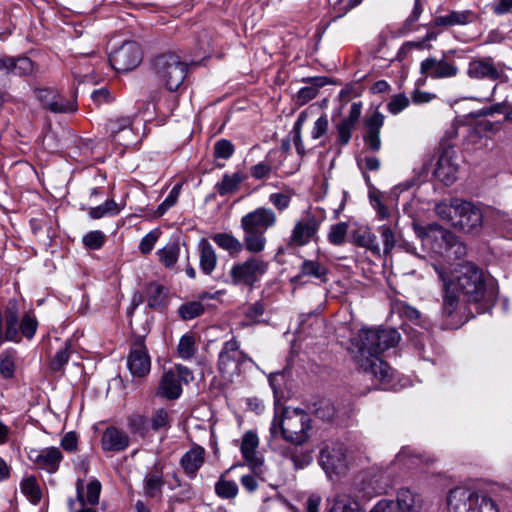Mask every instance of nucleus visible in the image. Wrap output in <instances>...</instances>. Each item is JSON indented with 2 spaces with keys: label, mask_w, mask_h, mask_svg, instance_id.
Segmentation results:
<instances>
[{
  "label": "nucleus",
  "mask_w": 512,
  "mask_h": 512,
  "mask_svg": "<svg viewBox=\"0 0 512 512\" xmlns=\"http://www.w3.org/2000/svg\"><path fill=\"white\" fill-rule=\"evenodd\" d=\"M434 270L441 283V314L452 316L458 309L460 297L467 303L478 306V312L491 309L498 296L493 280L488 279L484 271L471 262L459 264L453 270L434 265Z\"/></svg>",
  "instance_id": "1"
},
{
  "label": "nucleus",
  "mask_w": 512,
  "mask_h": 512,
  "mask_svg": "<svg viewBox=\"0 0 512 512\" xmlns=\"http://www.w3.org/2000/svg\"><path fill=\"white\" fill-rule=\"evenodd\" d=\"M401 340L400 333L391 327L363 328L350 340L349 350L358 366L379 381H390L392 368L380 359V355Z\"/></svg>",
  "instance_id": "2"
},
{
  "label": "nucleus",
  "mask_w": 512,
  "mask_h": 512,
  "mask_svg": "<svg viewBox=\"0 0 512 512\" xmlns=\"http://www.w3.org/2000/svg\"><path fill=\"white\" fill-rule=\"evenodd\" d=\"M278 218L271 208L260 206L243 215L240 219V228L243 231V241L246 251L253 254L265 250L266 232L275 227Z\"/></svg>",
  "instance_id": "3"
},
{
  "label": "nucleus",
  "mask_w": 512,
  "mask_h": 512,
  "mask_svg": "<svg viewBox=\"0 0 512 512\" xmlns=\"http://www.w3.org/2000/svg\"><path fill=\"white\" fill-rule=\"evenodd\" d=\"M311 419L308 413L302 409L284 408L275 412L270 425L272 438L281 437L285 441L300 445L309 438Z\"/></svg>",
  "instance_id": "4"
},
{
  "label": "nucleus",
  "mask_w": 512,
  "mask_h": 512,
  "mask_svg": "<svg viewBox=\"0 0 512 512\" xmlns=\"http://www.w3.org/2000/svg\"><path fill=\"white\" fill-rule=\"evenodd\" d=\"M447 503L452 512H499L491 497L469 487L450 490Z\"/></svg>",
  "instance_id": "5"
},
{
  "label": "nucleus",
  "mask_w": 512,
  "mask_h": 512,
  "mask_svg": "<svg viewBox=\"0 0 512 512\" xmlns=\"http://www.w3.org/2000/svg\"><path fill=\"white\" fill-rule=\"evenodd\" d=\"M152 67L158 78L165 84L169 91L179 89L188 71L187 64L173 53H165L157 56L153 60Z\"/></svg>",
  "instance_id": "6"
},
{
  "label": "nucleus",
  "mask_w": 512,
  "mask_h": 512,
  "mask_svg": "<svg viewBox=\"0 0 512 512\" xmlns=\"http://www.w3.org/2000/svg\"><path fill=\"white\" fill-rule=\"evenodd\" d=\"M268 270V262L261 257L252 256L245 261L235 263L230 269L234 285L253 287Z\"/></svg>",
  "instance_id": "7"
},
{
  "label": "nucleus",
  "mask_w": 512,
  "mask_h": 512,
  "mask_svg": "<svg viewBox=\"0 0 512 512\" xmlns=\"http://www.w3.org/2000/svg\"><path fill=\"white\" fill-rule=\"evenodd\" d=\"M246 355L240 351L239 343L235 337L226 341L219 353L218 368L220 373L233 382V377L240 374L241 365L245 362Z\"/></svg>",
  "instance_id": "8"
},
{
  "label": "nucleus",
  "mask_w": 512,
  "mask_h": 512,
  "mask_svg": "<svg viewBox=\"0 0 512 512\" xmlns=\"http://www.w3.org/2000/svg\"><path fill=\"white\" fill-rule=\"evenodd\" d=\"M467 76L470 79L504 81L506 79L505 64L496 62L491 56L473 57L467 67Z\"/></svg>",
  "instance_id": "9"
},
{
  "label": "nucleus",
  "mask_w": 512,
  "mask_h": 512,
  "mask_svg": "<svg viewBox=\"0 0 512 512\" xmlns=\"http://www.w3.org/2000/svg\"><path fill=\"white\" fill-rule=\"evenodd\" d=\"M320 225L321 220L310 214L297 220L287 239V248H300L308 245L311 241L316 242Z\"/></svg>",
  "instance_id": "10"
},
{
  "label": "nucleus",
  "mask_w": 512,
  "mask_h": 512,
  "mask_svg": "<svg viewBox=\"0 0 512 512\" xmlns=\"http://www.w3.org/2000/svg\"><path fill=\"white\" fill-rule=\"evenodd\" d=\"M456 216L453 227L465 233H478L483 224V214L479 207L465 200L456 201Z\"/></svg>",
  "instance_id": "11"
},
{
  "label": "nucleus",
  "mask_w": 512,
  "mask_h": 512,
  "mask_svg": "<svg viewBox=\"0 0 512 512\" xmlns=\"http://www.w3.org/2000/svg\"><path fill=\"white\" fill-rule=\"evenodd\" d=\"M142 57V50L136 42H125L109 55V62L117 72H128L141 63Z\"/></svg>",
  "instance_id": "12"
},
{
  "label": "nucleus",
  "mask_w": 512,
  "mask_h": 512,
  "mask_svg": "<svg viewBox=\"0 0 512 512\" xmlns=\"http://www.w3.org/2000/svg\"><path fill=\"white\" fill-rule=\"evenodd\" d=\"M453 51L445 53L441 59L428 57L420 63V74L426 78L432 79H446L456 77L459 73L457 65L448 59V54Z\"/></svg>",
  "instance_id": "13"
},
{
  "label": "nucleus",
  "mask_w": 512,
  "mask_h": 512,
  "mask_svg": "<svg viewBox=\"0 0 512 512\" xmlns=\"http://www.w3.org/2000/svg\"><path fill=\"white\" fill-rule=\"evenodd\" d=\"M319 463L329 476L343 473L347 469L344 445L341 443L326 445L320 452Z\"/></svg>",
  "instance_id": "14"
},
{
  "label": "nucleus",
  "mask_w": 512,
  "mask_h": 512,
  "mask_svg": "<svg viewBox=\"0 0 512 512\" xmlns=\"http://www.w3.org/2000/svg\"><path fill=\"white\" fill-rule=\"evenodd\" d=\"M329 268L319 259H304L299 266L298 273L290 279L295 285H303L308 282L305 278L313 279L321 284L328 282Z\"/></svg>",
  "instance_id": "15"
},
{
  "label": "nucleus",
  "mask_w": 512,
  "mask_h": 512,
  "mask_svg": "<svg viewBox=\"0 0 512 512\" xmlns=\"http://www.w3.org/2000/svg\"><path fill=\"white\" fill-rule=\"evenodd\" d=\"M127 365L134 377L142 378L149 373L151 361L143 337L138 336L135 338L128 356Z\"/></svg>",
  "instance_id": "16"
},
{
  "label": "nucleus",
  "mask_w": 512,
  "mask_h": 512,
  "mask_svg": "<svg viewBox=\"0 0 512 512\" xmlns=\"http://www.w3.org/2000/svg\"><path fill=\"white\" fill-rule=\"evenodd\" d=\"M28 458L38 469L53 474L59 469L63 454L58 447L51 446L43 449H31Z\"/></svg>",
  "instance_id": "17"
},
{
  "label": "nucleus",
  "mask_w": 512,
  "mask_h": 512,
  "mask_svg": "<svg viewBox=\"0 0 512 512\" xmlns=\"http://www.w3.org/2000/svg\"><path fill=\"white\" fill-rule=\"evenodd\" d=\"M454 154L455 152L451 148L443 149L433 172L435 178L446 186L453 184L457 179L458 164L455 161Z\"/></svg>",
  "instance_id": "18"
},
{
  "label": "nucleus",
  "mask_w": 512,
  "mask_h": 512,
  "mask_svg": "<svg viewBox=\"0 0 512 512\" xmlns=\"http://www.w3.org/2000/svg\"><path fill=\"white\" fill-rule=\"evenodd\" d=\"M384 119V115L378 110L365 117L363 141L367 149L372 152H378L381 149L380 131L384 125Z\"/></svg>",
  "instance_id": "19"
},
{
  "label": "nucleus",
  "mask_w": 512,
  "mask_h": 512,
  "mask_svg": "<svg viewBox=\"0 0 512 512\" xmlns=\"http://www.w3.org/2000/svg\"><path fill=\"white\" fill-rule=\"evenodd\" d=\"M429 227L439 234L440 240L444 245L442 252L446 253L448 257L459 259L466 255V246L458 240L454 233L443 229L438 224H431Z\"/></svg>",
  "instance_id": "20"
},
{
  "label": "nucleus",
  "mask_w": 512,
  "mask_h": 512,
  "mask_svg": "<svg viewBox=\"0 0 512 512\" xmlns=\"http://www.w3.org/2000/svg\"><path fill=\"white\" fill-rule=\"evenodd\" d=\"M397 508L398 512H428L422 496L408 488L398 490Z\"/></svg>",
  "instance_id": "21"
},
{
  "label": "nucleus",
  "mask_w": 512,
  "mask_h": 512,
  "mask_svg": "<svg viewBox=\"0 0 512 512\" xmlns=\"http://www.w3.org/2000/svg\"><path fill=\"white\" fill-rule=\"evenodd\" d=\"M259 438L251 430L245 432L242 436L240 450L244 460L253 469H258L263 464L262 458L257 453Z\"/></svg>",
  "instance_id": "22"
},
{
  "label": "nucleus",
  "mask_w": 512,
  "mask_h": 512,
  "mask_svg": "<svg viewBox=\"0 0 512 512\" xmlns=\"http://www.w3.org/2000/svg\"><path fill=\"white\" fill-rule=\"evenodd\" d=\"M129 445V437L114 426L108 427L101 439V446L104 451H122Z\"/></svg>",
  "instance_id": "23"
},
{
  "label": "nucleus",
  "mask_w": 512,
  "mask_h": 512,
  "mask_svg": "<svg viewBox=\"0 0 512 512\" xmlns=\"http://www.w3.org/2000/svg\"><path fill=\"white\" fill-rule=\"evenodd\" d=\"M190 381H195L194 372L184 365L177 364L164 370L160 384H188Z\"/></svg>",
  "instance_id": "24"
},
{
  "label": "nucleus",
  "mask_w": 512,
  "mask_h": 512,
  "mask_svg": "<svg viewBox=\"0 0 512 512\" xmlns=\"http://www.w3.org/2000/svg\"><path fill=\"white\" fill-rule=\"evenodd\" d=\"M198 251L200 269L204 274L210 275L217 265L218 258L216 252L213 246L205 238H202L199 241Z\"/></svg>",
  "instance_id": "25"
},
{
  "label": "nucleus",
  "mask_w": 512,
  "mask_h": 512,
  "mask_svg": "<svg viewBox=\"0 0 512 512\" xmlns=\"http://www.w3.org/2000/svg\"><path fill=\"white\" fill-rule=\"evenodd\" d=\"M476 19L475 13L471 10L452 11L448 15L438 16L433 21L435 27H450L455 25H466Z\"/></svg>",
  "instance_id": "26"
},
{
  "label": "nucleus",
  "mask_w": 512,
  "mask_h": 512,
  "mask_svg": "<svg viewBox=\"0 0 512 512\" xmlns=\"http://www.w3.org/2000/svg\"><path fill=\"white\" fill-rule=\"evenodd\" d=\"M205 450L200 447H194L187 451L181 458V465L185 473L190 477H194L196 472L204 463Z\"/></svg>",
  "instance_id": "27"
},
{
  "label": "nucleus",
  "mask_w": 512,
  "mask_h": 512,
  "mask_svg": "<svg viewBox=\"0 0 512 512\" xmlns=\"http://www.w3.org/2000/svg\"><path fill=\"white\" fill-rule=\"evenodd\" d=\"M353 242L359 247L369 250L374 256H381V248L377 237L369 228H360L353 233Z\"/></svg>",
  "instance_id": "28"
},
{
  "label": "nucleus",
  "mask_w": 512,
  "mask_h": 512,
  "mask_svg": "<svg viewBox=\"0 0 512 512\" xmlns=\"http://www.w3.org/2000/svg\"><path fill=\"white\" fill-rule=\"evenodd\" d=\"M212 240L230 255H237L245 249L244 241H240L230 233H216L212 236Z\"/></svg>",
  "instance_id": "29"
},
{
  "label": "nucleus",
  "mask_w": 512,
  "mask_h": 512,
  "mask_svg": "<svg viewBox=\"0 0 512 512\" xmlns=\"http://www.w3.org/2000/svg\"><path fill=\"white\" fill-rule=\"evenodd\" d=\"M22 494L34 505L42 498V490L35 476H26L20 482Z\"/></svg>",
  "instance_id": "30"
},
{
  "label": "nucleus",
  "mask_w": 512,
  "mask_h": 512,
  "mask_svg": "<svg viewBox=\"0 0 512 512\" xmlns=\"http://www.w3.org/2000/svg\"><path fill=\"white\" fill-rule=\"evenodd\" d=\"M245 178L242 172H235L232 175L224 174L222 180L216 183L215 189L219 195L225 196L237 191L240 183L244 181Z\"/></svg>",
  "instance_id": "31"
},
{
  "label": "nucleus",
  "mask_w": 512,
  "mask_h": 512,
  "mask_svg": "<svg viewBox=\"0 0 512 512\" xmlns=\"http://www.w3.org/2000/svg\"><path fill=\"white\" fill-rule=\"evenodd\" d=\"M164 480L159 473H150L144 479V494L148 498L159 499L162 496Z\"/></svg>",
  "instance_id": "32"
},
{
  "label": "nucleus",
  "mask_w": 512,
  "mask_h": 512,
  "mask_svg": "<svg viewBox=\"0 0 512 512\" xmlns=\"http://www.w3.org/2000/svg\"><path fill=\"white\" fill-rule=\"evenodd\" d=\"M330 512H364L357 500L347 494H339L334 498Z\"/></svg>",
  "instance_id": "33"
},
{
  "label": "nucleus",
  "mask_w": 512,
  "mask_h": 512,
  "mask_svg": "<svg viewBox=\"0 0 512 512\" xmlns=\"http://www.w3.org/2000/svg\"><path fill=\"white\" fill-rule=\"evenodd\" d=\"M232 468L227 469L224 474H222L219 480L215 484V493L218 497L222 499H232L235 498L238 494V486L236 482L231 480H226L224 477Z\"/></svg>",
  "instance_id": "34"
},
{
  "label": "nucleus",
  "mask_w": 512,
  "mask_h": 512,
  "mask_svg": "<svg viewBox=\"0 0 512 512\" xmlns=\"http://www.w3.org/2000/svg\"><path fill=\"white\" fill-rule=\"evenodd\" d=\"M157 255L159 257V261L166 268H173L179 258L180 255V246L178 243L173 242L167 244L165 247L158 250Z\"/></svg>",
  "instance_id": "35"
},
{
  "label": "nucleus",
  "mask_w": 512,
  "mask_h": 512,
  "mask_svg": "<svg viewBox=\"0 0 512 512\" xmlns=\"http://www.w3.org/2000/svg\"><path fill=\"white\" fill-rule=\"evenodd\" d=\"M378 233L380 234L383 242V255L388 256L397 244L398 233L395 228H392L387 224L379 226Z\"/></svg>",
  "instance_id": "36"
},
{
  "label": "nucleus",
  "mask_w": 512,
  "mask_h": 512,
  "mask_svg": "<svg viewBox=\"0 0 512 512\" xmlns=\"http://www.w3.org/2000/svg\"><path fill=\"white\" fill-rule=\"evenodd\" d=\"M132 122V118L129 116L109 119L106 123V132L110 138L115 139L121 132L130 130Z\"/></svg>",
  "instance_id": "37"
},
{
  "label": "nucleus",
  "mask_w": 512,
  "mask_h": 512,
  "mask_svg": "<svg viewBox=\"0 0 512 512\" xmlns=\"http://www.w3.org/2000/svg\"><path fill=\"white\" fill-rule=\"evenodd\" d=\"M77 90L73 93L72 99H64L58 93L55 101L50 104V111L53 113H71L77 111Z\"/></svg>",
  "instance_id": "38"
},
{
  "label": "nucleus",
  "mask_w": 512,
  "mask_h": 512,
  "mask_svg": "<svg viewBox=\"0 0 512 512\" xmlns=\"http://www.w3.org/2000/svg\"><path fill=\"white\" fill-rule=\"evenodd\" d=\"M204 311L205 307L200 301L184 303L178 309V313L183 320H192L202 315Z\"/></svg>",
  "instance_id": "39"
},
{
  "label": "nucleus",
  "mask_w": 512,
  "mask_h": 512,
  "mask_svg": "<svg viewBox=\"0 0 512 512\" xmlns=\"http://www.w3.org/2000/svg\"><path fill=\"white\" fill-rule=\"evenodd\" d=\"M16 352L14 350H6L0 355V373L8 379L11 378L15 371Z\"/></svg>",
  "instance_id": "40"
},
{
  "label": "nucleus",
  "mask_w": 512,
  "mask_h": 512,
  "mask_svg": "<svg viewBox=\"0 0 512 512\" xmlns=\"http://www.w3.org/2000/svg\"><path fill=\"white\" fill-rule=\"evenodd\" d=\"M119 212L118 204L113 199H109L103 205L90 208L89 216L93 219H100L105 215H117Z\"/></svg>",
  "instance_id": "41"
},
{
  "label": "nucleus",
  "mask_w": 512,
  "mask_h": 512,
  "mask_svg": "<svg viewBox=\"0 0 512 512\" xmlns=\"http://www.w3.org/2000/svg\"><path fill=\"white\" fill-rule=\"evenodd\" d=\"M34 70V63L28 57H12V65L10 66V73L14 75H29Z\"/></svg>",
  "instance_id": "42"
},
{
  "label": "nucleus",
  "mask_w": 512,
  "mask_h": 512,
  "mask_svg": "<svg viewBox=\"0 0 512 512\" xmlns=\"http://www.w3.org/2000/svg\"><path fill=\"white\" fill-rule=\"evenodd\" d=\"M177 353L179 357L183 359H190L195 355L196 344L193 335L185 334L181 337L177 347Z\"/></svg>",
  "instance_id": "43"
},
{
  "label": "nucleus",
  "mask_w": 512,
  "mask_h": 512,
  "mask_svg": "<svg viewBox=\"0 0 512 512\" xmlns=\"http://www.w3.org/2000/svg\"><path fill=\"white\" fill-rule=\"evenodd\" d=\"M165 301V295L163 292V286L157 283H150L147 286V302L151 308H158L163 305Z\"/></svg>",
  "instance_id": "44"
},
{
  "label": "nucleus",
  "mask_w": 512,
  "mask_h": 512,
  "mask_svg": "<svg viewBox=\"0 0 512 512\" xmlns=\"http://www.w3.org/2000/svg\"><path fill=\"white\" fill-rule=\"evenodd\" d=\"M399 313L402 317L412 322L414 325L425 327V320L422 317V314L415 307L410 306L409 304L402 302L398 307Z\"/></svg>",
  "instance_id": "45"
},
{
  "label": "nucleus",
  "mask_w": 512,
  "mask_h": 512,
  "mask_svg": "<svg viewBox=\"0 0 512 512\" xmlns=\"http://www.w3.org/2000/svg\"><path fill=\"white\" fill-rule=\"evenodd\" d=\"M71 343L65 342L63 347H61L53 357V359L50 362V368L52 371H60L64 364H66L69 360L70 354H71Z\"/></svg>",
  "instance_id": "46"
},
{
  "label": "nucleus",
  "mask_w": 512,
  "mask_h": 512,
  "mask_svg": "<svg viewBox=\"0 0 512 512\" xmlns=\"http://www.w3.org/2000/svg\"><path fill=\"white\" fill-rule=\"evenodd\" d=\"M77 498L76 500L70 499L68 502L70 512H97L93 508L85 507V497L83 493V481L78 480L76 484Z\"/></svg>",
  "instance_id": "47"
},
{
  "label": "nucleus",
  "mask_w": 512,
  "mask_h": 512,
  "mask_svg": "<svg viewBox=\"0 0 512 512\" xmlns=\"http://www.w3.org/2000/svg\"><path fill=\"white\" fill-rule=\"evenodd\" d=\"M348 232V224L346 222H340L330 227L328 233V241L335 246H340L345 242V238Z\"/></svg>",
  "instance_id": "48"
},
{
  "label": "nucleus",
  "mask_w": 512,
  "mask_h": 512,
  "mask_svg": "<svg viewBox=\"0 0 512 512\" xmlns=\"http://www.w3.org/2000/svg\"><path fill=\"white\" fill-rule=\"evenodd\" d=\"M37 327V319L30 313H26L21 322H18V331L20 330L22 335L28 339H31L35 335Z\"/></svg>",
  "instance_id": "49"
},
{
  "label": "nucleus",
  "mask_w": 512,
  "mask_h": 512,
  "mask_svg": "<svg viewBox=\"0 0 512 512\" xmlns=\"http://www.w3.org/2000/svg\"><path fill=\"white\" fill-rule=\"evenodd\" d=\"M461 199L454 198L451 199L450 203L441 202L436 204L435 212L443 220L450 221L453 225V217L456 216V201H460Z\"/></svg>",
  "instance_id": "50"
},
{
  "label": "nucleus",
  "mask_w": 512,
  "mask_h": 512,
  "mask_svg": "<svg viewBox=\"0 0 512 512\" xmlns=\"http://www.w3.org/2000/svg\"><path fill=\"white\" fill-rule=\"evenodd\" d=\"M356 127L350 123L341 120L336 125L337 143L340 146H346L352 137V132Z\"/></svg>",
  "instance_id": "51"
},
{
  "label": "nucleus",
  "mask_w": 512,
  "mask_h": 512,
  "mask_svg": "<svg viewBox=\"0 0 512 512\" xmlns=\"http://www.w3.org/2000/svg\"><path fill=\"white\" fill-rule=\"evenodd\" d=\"M235 151V147L231 141L220 139L214 144V157L218 159H229Z\"/></svg>",
  "instance_id": "52"
},
{
  "label": "nucleus",
  "mask_w": 512,
  "mask_h": 512,
  "mask_svg": "<svg viewBox=\"0 0 512 512\" xmlns=\"http://www.w3.org/2000/svg\"><path fill=\"white\" fill-rule=\"evenodd\" d=\"M106 240V236L102 231L96 230L91 231L87 233L83 237V244L88 248L92 250H98L100 249Z\"/></svg>",
  "instance_id": "53"
},
{
  "label": "nucleus",
  "mask_w": 512,
  "mask_h": 512,
  "mask_svg": "<svg viewBox=\"0 0 512 512\" xmlns=\"http://www.w3.org/2000/svg\"><path fill=\"white\" fill-rule=\"evenodd\" d=\"M292 200V193H271L269 195V202L279 211L283 212L289 208Z\"/></svg>",
  "instance_id": "54"
},
{
  "label": "nucleus",
  "mask_w": 512,
  "mask_h": 512,
  "mask_svg": "<svg viewBox=\"0 0 512 512\" xmlns=\"http://www.w3.org/2000/svg\"><path fill=\"white\" fill-rule=\"evenodd\" d=\"M410 104L409 98L405 94H396L391 97L390 101L387 104V110L393 114L397 115L406 109Z\"/></svg>",
  "instance_id": "55"
},
{
  "label": "nucleus",
  "mask_w": 512,
  "mask_h": 512,
  "mask_svg": "<svg viewBox=\"0 0 512 512\" xmlns=\"http://www.w3.org/2000/svg\"><path fill=\"white\" fill-rule=\"evenodd\" d=\"M358 166L364 171L363 176L367 183H370V177L366 174V171H378L381 167L379 158L375 156H364L358 161Z\"/></svg>",
  "instance_id": "56"
},
{
  "label": "nucleus",
  "mask_w": 512,
  "mask_h": 512,
  "mask_svg": "<svg viewBox=\"0 0 512 512\" xmlns=\"http://www.w3.org/2000/svg\"><path fill=\"white\" fill-rule=\"evenodd\" d=\"M181 185H175L165 200L158 206L156 213L158 216H162L169 208L174 206L178 201V197L180 195Z\"/></svg>",
  "instance_id": "57"
},
{
  "label": "nucleus",
  "mask_w": 512,
  "mask_h": 512,
  "mask_svg": "<svg viewBox=\"0 0 512 512\" xmlns=\"http://www.w3.org/2000/svg\"><path fill=\"white\" fill-rule=\"evenodd\" d=\"M34 93L43 107L50 111V104L55 101L57 97V91L50 88H36Z\"/></svg>",
  "instance_id": "58"
},
{
  "label": "nucleus",
  "mask_w": 512,
  "mask_h": 512,
  "mask_svg": "<svg viewBox=\"0 0 512 512\" xmlns=\"http://www.w3.org/2000/svg\"><path fill=\"white\" fill-rule=\"evenodd\" d=\"M275 412H280L282 406L287 399L291 396V390L289 386H273Z\"/></svg>",
  "instance_id": "59"
},
{
  "label": "nucleus",
  "mask_w": 512,
  "mask_h": 512,
  "mask_svg": "<svg viewBox=\"0 0 512 512\" xmlns=\"http://www.w3.org/2000/svg\"><path fill=\"white\" fill-rule=\"evenodd\" d=\"M369 199L373 206V208L377 211V214L380 219H385L389 216L388 207L381 200V193L377 190L371 191L369 193Z\"/></svg>",
  "instance_id": "60"
},
{
  "label": "nucleus",
  "mask_w": 512,
  "mask_h": 512,
  "mask_svg": "<svg viewBox=\"0 0 512 512\" xmlns=\"http://www.w3.org/2000/svg\"><path fill=\"white\" fill-rule=\"evenodd\" d=\"M315 414L318 418L331 421L335 416V407L328 400H321L315 409Z\"/></svg>",
  "instance_id": "61"
},
{
  "label": "nucleus",
  "mask_w": 512,
  "mask_h": 512,
  "mask_svg": "<svg viewBox=\"0 0 512 512\" xmlns=\"http://www.w3.org/2000/svg\"><path fill=\"white\" fill-rule=\"evenodd\" d=\"M273 167L266 161L259 162L250 168L251 176L256 180H262L270 177Z\"/></svg>",
  "instance_id": "62"
},
{
  "label": "nucleus",
  "mask_w": 512,
  "mask_h": 512,
  "mask_svg": "<svg viewBox=\"0 0 512 512\" xmlns=\"http://www.w3.org/2000/svg\"><path fill=\"white\" fill-rule=\"evenodd\" d=\"M329 129V121L326 114L321 115L313 125L311 130V137L317 140L327 134Z\"/></svg>",
  "instance_id": "63"
},
{
  "label": "nucleus",
  "mask_w": 512,
  "mask_h": 512,
  "mask_svg": "<svg viewBox=\"0 0 512 512\" xmlns=\"http://www.w3.org/2000/svg\"><path fill=\"white\" fill-rule=\"evenodd\" d=\"M101 492V483L98 480H92L87 485V495L85 504L96 505L99 502Z\"/></svg>",
  "instance_id": "64"
}]
</instances>
